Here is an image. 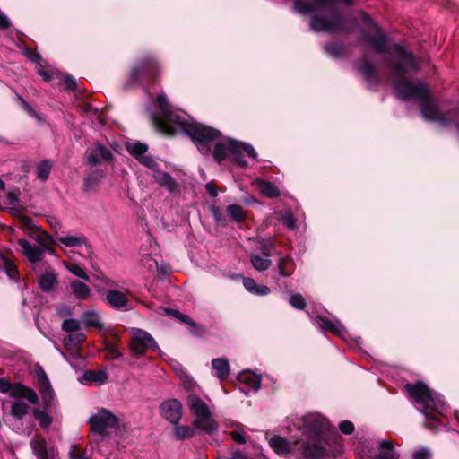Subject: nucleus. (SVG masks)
<instances>
[{"mask_svg":"<svg viewBox=\"0 0 459 459\" xmlns=\"http://www.w3.org/2000/svg\"><path fill=\"white\" fill-rule=\"evenodd\" d=\"M38 281L42 291L49 292L53 290L58 283L57 274L53 268L48 267L45 272L39 276Z\"/></svg>","mask_w":459,"mask_h":459,"instance_id":"20","label":"nucleus"},{"mask_svg":"<svg viewBox=\"0 0 459 459\" xmlns=\"http://www.w3.org/2000/svg\"><path fill=\"white\" fill-rule=\"evenodd\" d=\"M432 453L428 447H420L412 454V459H431Z\"/></svg>","mask_w":459,"mask_h":459,"instance_id":"50","label":"nucleus"},{"mask_svg":"<svg viewBox=\"0 0 459 459\" xmlns=\"http://www.w3.org/2000/svg\"><path fill=\"white\" fill-rule=\"evenodd\" d=\"M82 322L86 326L97 327L100 330L103 329L100 316L93 310L86 311L83 313Z\"/></svg>","mask_w":459,"mask_h":459,"instance_id":"32","label":"nucleus"},{"mask_svg":"<svg viewBox=\"0 0 459 459\" xmlns=\"http://www.w3.org/2000/svg\"><path fill=\"white\" fill-rule=\"evenodd\" d=\"M29 406L22 400L15 401L11 406V415L17 420H22L28 413Z\"/></svg>","mask_w":459,"mask_h":459,"instance_id":"37","label":"nucleus"},{"mask_svg":"<svg viewBox=\"0 0 459 459\" xmlns=\"http://www.w3.org/2000/svg\"><path fill=\"white\" fill-rule=\"evenodd\" d=\"M281 219L289 229L295 230L297 228L296 220L291 212H286Z\"/></svg>","mask_w":459,"mask_h":459,"instance_id":"55","label":"nucleus"},{"mask_svg":"<svg viewBox=\"0 0 459 459\" xmlns=\"http://www.w3.org/2000/svg\"><path fill=\"white\" fill-rule=\"evenodd\" d=\"M276 269L280 277H290L295 271V262L290 255L282 256L278 260Z\"/></svg>","mask_w":459,"mask_h":459,"instance_id":"23","label":"nucleus"},{"mask_svg":"<svg viewBox=\"0 0 459 459\" xmlns=\"http://www.w3.org/2000/svg\"><path fill=\"white\" fill-rule=\"evenodd\" d=\"M29 238L40 247H45L48 242H53V238L41 230L39 228H36L31 232H26Z\"/></svg>","mask_w":459,"mask_h":459,"instance_id":"31","label":"nucleus"},{"mask_svg":"<svg viewBox=\"0 0 459 459\" xmlns=\"http://www.w3.org/2000/svg\"><path fill=\"white\" fill-rule=\"evenodd\" d=\"M228 215L236 222H241L247 216L246 211L238 204H230L226 208Z\"/></svg>","mask_w":459,"mask_h":459,"instance_id":"35","label":"nucleus"},{"mask_svg":"<svg viewBox=\"0 0 459 459\" xmlns=\"http://www.w3.org/2000/svg\"><path fill=\"white\" fill-rule=\"evenodd\" d=\"M250 260L253 267L257 271H265L272 264V261L268 257H262L259 255L252 254Z\"/></svg>","mask_w":459,"mask_h":459,"instance_id":"38","label":"nucleus"},{"mask_svg":"<svg viewBox=\"0 0 459 459\" xmlns=\"http://www.w3.org/2000/svg\"><path fill=\"white\" fill-rule=\"evenodd\" d=\"M157 67L158 64L153 58L147 57L143 59L140 64L132 68L130 74L131 82L133 83L137 82L143 74L150 76L153 75Z\"/></svg>","mask_w":459,"mask_h":459,"instance_id":"14","label":"nucleus"},{"mask_svg":"<svg viewBox=\"0 0 459 459\" xmlns=\"http://www.w3.org/2000/svg\"><path fill=\"white\" fill-rule=\"evenodd\" d=\"M325 50L333 57H340L345 53V48L342 44L333 43L325 46Z\"/></svg>","mask_w":459,"mask_h":459,"instance_id":"42","label":"nucleus"},{"mask_svg":"<svg viewBox=\"0 0 459 459\" xmlns=\"http://www.w3.org/2000/svg\"><path fill=\"white\" fill-rule=\"evenodd\" d=\"M160 415L172 424H178L182 417V404L177 399H169L160 406Z\"/></svg>","mask_w":459,"mask_h":459,"instance_id":"12","label":"nucleus"},{"mask_svg":"<svg viewBox=\"0 0 459 459\" xmlns=\"http://www.w3.org/2000/svg\"><path fill=\"white\" fill-rule=\"evenodd\" d=\"M113 154L107 147L96 143L87 153V161L91 165L100 164L103 161H111Z\"/></svg>","mask_w":459,"mask_h":459,"instance_id":"13","label":"nucleus"},{"mask_svg":"<svg viewBox=\"0 0 459 459\" xmlns=\"http://www.w3.org/2000/svg\"><path fill=\"white\" fill-rule=\"evenodd\" d=\"M141 160L140 163L151 169L152 176L156 171L160 170L158 161L152 156L147 155Z\"/></svg>","mask_w":459,"mask_h":459,"instance_id":"45","label":"nucleus"},{"mask_svg":"<svg viewBox=\"0 0 459 459\" xmlns=\"http://www.w3.org/2000/svg\"><path fill=\"white\" fill-rule=\"evenodd\" d=\"M362 22L372 31L362 30L361 41L377 53L386 54L390 61L389 82L398 98L403 100H416L420 103V114L425 120L447 126L454 120L455 110L444 111L437 106V100L430 96L428 86L421 82H413L408 79L411 73L418 71L414 56L401 45L392 43L387 36L374 23L365 13H360Z\"/></svg>","mask_w":459,"mask_h":459,"instance_id":"1","label":"nucleus"},{"mask_svg":"<svg viewBox=\"0 0 459 459\" xmlns=\"http://www.w3.org/2000/svg\"><path fill=\"white\" fill-rule=\"evenodd\" d=\"M56 245L66 247H78L87 245V238L81 234H61L57 236Z\"/></svg>","mask_w":459,"mask_h":459,"instance_id":"21","label":"nucleus"},{"mask_svg":"<svg viewBox=\"0 0 459 459\" xmlns=\"http://www.w3.org/2000/svg\"><path fill=\"white\" fill-rule=\"evenodd\" d=\"M38 73L47 82L53 80L54 76L58 74L56 72L53 70L45 69L42 66V65H39V66L38 67Z\"/></svg>","mask_w":459,"mask_h":459,"instance_id":"54","label":"nucleus"},{"mask_svg":"<svg viewBox=\"0 0 459 459\" xmlns=\"http://www.w3.org/2000/svg\"><path fill=\"white\" fill-rule=\"evenodd\" d=\"M152 177L161 187L166 188L170 194L178 195L180 193V185L169 173L159 170Z\"/></svg>","mask_w":459,"mask_h":459,"instance_id":"17","label":"nucleus"},{"mask_svg":"<svg viewBox=\"0 0 459 459\" xmlns=\"http://www.w3.org/2000/svg\"><path fill=\"white\" fill-rule=\"evenodd\" d=\"M71 293L78 299H86L90 297L91 289L84 282L74 280L69 282Z\"/></svg>","mask_w":459,"mask_h":459,"instance_id":"25","label":"nucleus"},{"mask_svg":"<svg viewBox=\"0 0 459 459\" xmlns=\"http://www.w3.org/2000/svg\"><path fill=\"white\" fill-rule=\"evenodd\" d=\"M359 71L368 82H377V74L376 69L374 65L368 61L367 56L362 57V60L359 65Z\"/></svg>","mask_w":459,"mask_h":459,"instance_id":"24","label":"nucleus"},{"mask_svg":"<svg viewBox=\"0 0 459 459\" xmlns=\"http://www.w3.org/2000/svg\"><path fill=\"white\" fill-rule=\"evenodd\" d=\"M52 167L53 164L48 160H45L38 163L36 166L37 178L42 182H45L49 177Z\"/></svg>","mask_w":459,"mask_h":459,"instance_id":"34","label":"nucleus"},{"mask_svg":"<svg viewBox=\"0 0 459 459\" xmlns=\"http://www.w3.org/2000/svg\"><path fill=\"white\" fill-rule=\"evenodd\" d=\"M187 403L191 412L195 415L194 425L196 429L204 431L207 434H212L217 427L211 417L208 406L195 394H189Z\"/></svg>","mask_w":459,"mask_h":459,"instance_id":"7","label":"nucleus"},{"mask_svg":"<svg viewBox=\"0 0 459 459\" xmlns=\"http://www.w3.org/2000/svg\"><path fill=\"white\" fill-rule=\"evenodd\" d=\"M108 376L103 371H93L88 370L83 374V380L85 382L96 383L98 385H102L107 381Z\"/></svg>","mask_w":459,"mask_h":459,"instance_id":"36","label":"nucleus"},{"mask_svg":"<svg viewBox=\"0 0 459 459\" xmlns=\"http://www.w3.org/2000/svg\"><path fill=\"white\" fill-rule=\"evenodd\" d=\"M41 399L46 410L51 409L55 406V393L54 391L41 395Z\"/></svg>","mask_w":459,"mask_h":459,"instance_id":"52","label":"nucleus"},{"mask_svg":"<svg viewBox=\"0 0 459 459\" xmlns=\"http://www.w3.org/2000/svg\"><path fill=\"white\" fill-rule=\"evenodd\" d=\"M339 429L343 434L350 435L353 432L354 426L351 421L343 420V421L340 422Z\"/></svg>","mask_w":459,"mask_h":459,"instance_id":"58","label":"nucleus"},{"mask_svg":"<svg viewBox=\"0 0 459 459\" xmlns=\"http://www.w3.org/2000/svg\"><path fill=\"white\" fill-rule=\"evenodd\" d=\"M171 315H173L175 317H178L179 318L182 322H185V323H187L189 325H193V321L186 315H182L180 314L178 311L177 310H171Z\"/></svg>","mask_w":459,"mask_h":459,"instance_id":"61","label":"nucleus"},{"mask_svg":"<svg viewBox=\"0 0 459 459\" xmlns=\"http://www.w3.org/2000/svg\"><path fill=\"white\" fill-rule=\"evenodd\" d=\"M66 269L73 274L85 281H89V276L82 267L74 263H69L65 264Z\"/></svg>","mask_w":459,"mask_h":459,"instance_id":"44","label":"nucleus"},{"mask_svg":"<svg viewBox=\"0 0 459 459\" xmlns=\"http://www.w3.org/2000/svg\"><path fill=\"white\" fill-rule=\"evenodd\" d=\"M155 105L158 110L152 114V120L156 129L167 135H188L203 153H207L208 144L221 136L220 131L195 122L186 113L172 110L164 94L157 96Z\"/></svg>","mask_w":459,"mask_h":459,"instance_id":"2","label":"nucleus"},{"mask_svg":"<svg viewBox=\"0 0 459 459\" xmlns=\"http://www.w3.org/2000/svg\"><path fill=\"white\" fill-rule=\"evenodd\" d=\"M22 255L30 262L38 263L42 260V247L30 243L26 238H21L18 241Z\"/></svg>","mask_w":459,"mask_h":459,"instance_id":"16","label":"nucleus"},{"mask_svg":"<svg viewBox=\"0 0 459 459\" xmlns=\"http://www.w3.org/2000/svg\"><path fill=\"white\" fill-rule=\"evenodd\" d=\"M211 364L212 369L213 370V376H215L221 380H224L229 377L230 373V367L229 361L226 359H213Z\"/></svg>","mask_w":459,"mask_h":459,"instance_id":"22","label":"nucleus"},{"mask_svg":"<svg viewBox=\"0 0 459 459\" xmlns=\"http://www.w3.org/2000/svg\"><path fill=\"white\" fill-rule=\"evenodd\" d=\"M34 418L39 421L41 428H48L52 423L51 416L46 412L42 411L38 408L33 410Z\"/></svg>","mask_w":459,"mask_h":459,"instance_id":"39","label":"nucleus"},{"mask_svg":"<svg viewBox=\"0 0 459 459\" xmlns=\"http://www.w3.org/2000/svg\"><path fill=\"white\" fill-rule=\"evenodd\" d=\"M104 301L112 308L120 311L130 310L129 296L130 291L123 287L118 289L109 288L105 290Z\"/></svg>","mask_w":459,"mask_h":459,"instance_id":"11","label":"nucleus"},{"mask_svg":"<svg viewBox=\"0 0 459 459\" xmlns=\"http://www.w3.org/2000/svg\"><path fill=\"white\" fill-rule=\"evenodd\" d=\"M105 173L103 170L96 169L89 173L84 178V188L86 191L94 189L104 178Z\"/></svg>","mask_w":459,"mask_h":459,"instance_id":"30","label":"nucleus"},{"mask_svg":"<svg viewBox=\"0 0 459 459\" xmlns=\"http://www.w3.org/2000/svg\"><path fill=\"white\" fill-rule=\"evenodd\" d=\"M171 367L175 373L178 375L179 379L181 380L182 384L184 385L185 388L191 389L194 383L192 378L186 374L181 364H179L178 361H173L171 363Z\"/></svg>","mask_w":459,"mask_h":459,"instance_id":"33","label":"nucleus"},{"mask_svg":"<svg viewBox=\"0 0 459 459\" xmlns=\"http://www.w3.org/2000/svg\"><path fill=\"white\" fill-rule=\"evenodd\" d=\"M56 240H54V239H53V242H48V243L45 245V247H44V246L42 247H43V248H42V257L44 256V254H45V253H48V254H50V255H56V251H55V250H54V248H53V247H51V246H50L51 244H55V245H56Z\"/></svg>","mask_w":459,"mask_h":459,"instance_id":"62","label":"nucleus"},{"mask_svg":"<svg viewBox=\"0 0 459 459\" xmlns=\"http://www.w3.org/2000/svg\"><path fill=\"white\" fill-rule=\"evenodd\" d=\"M0 265L3 267L1 270L5 271L10 279H14L17 275V269L15 265L5 256H0Z\"/></svg>","mask_w":459,"mask_h":459,"instance_id":"40","label":"nucleus"},{"mask_svg":"<svg viewBox=\"0 0 459 459\" xmlns=\"http://www.w3.org/2000/svg\"><path fill=\"white\" fill-rule=\"evenodd\" d=\"M259 250L262 251L263 255L266 257H270L273 255V252L274 251V245L272 242V240H262L259 242Z\"/></svg>","mask_w":459,"mask_h":459,"instance_id":"47","label":"nucleus"},{"mask_svg":"<svg viewBox=\"0 0 459 459\" xmlns=\"http://www.w3.org/2000/svg\"><path fill=\"white\" fill-rule=\"evenodd\" d=\"M130 333V349L134 354L142 356L147 349L155 351L159 350L156 341L148 332L140 328H132Z\"/></svg>","mask_w":459,"mask_h":459,"instance_id":"9","label":"nucleus"},{"mask_svg":"<svg viewBox=\"0 0 459 459\" xmlns=\"http://www.w3.org/2000/svg\"><path fill=\"white\" fill-rule=\"evenodd\" d=\"M372 459H398L399 454L395 451L394 444L386 439L378 441L377 452L371 455Z\"/></svg>","mask_w":459,"mask_h":459,"instance_id":"19","label":"nucleus"},{"mask_svg":"<svg viewBox=\"0 0 459 459\" xmlns=\"http://www.w3.org/2000/svg\"><path fill=\"white\" fill-rule=\"evenodd\" d=\"M19 100L22 108L31 117H35L38 120H40L39 114L31 108V106L24 100L22 98L19 97Z\"/></svg>","mask_w":459,"mask_h":459,"instance_id":"57","label":"nucleus"},{"mask_svg":"<svg viewBox=\"0 0 459 459\" xmlns=\"http://www.w3.org/2000/svg\"><path fill=\"white\" fill-rule=\"evenodd\" d=\"M227 152H230L233 160L243 168L247 167V163L243 158V152L254 160L257 158V153L251 144L230 138L223 139L215 143L213 157L216 161L221 162L225 160Z\"/></svg>","mask_w":459,"mask_h":459,"instance_id":"6","label":"nucleus"},{"mask_svg":"<svg viewBox=\"0 0 459 459\" xmlns=\"http://www.w3.org/2000/svg\"><path fill=\"white\" fill-rule=\"evenodd\" d=\"M405 389L413 398L416 408L425 415L426 427L436 430L439 424L438 417H446L448 412V406L441 394L430 390L421 382L407 384Z\"/></svg>","mask_w":459,"mask_h":459,"instance_id":"5","label":"nucleus"},{"mask_svg":"<svg viewBox=\"0 0 459 459\" xmlns=\"http://www.w3.org/2000/svg\"><path fill=\"white\" fill-rule=\"evenodd\" d=\"M230 437L238 444H245L247 441L242 427L231 431Z\"/></svg>","mask_w":459,"mask_h":459,"instance_id":"53","label":"nucleus"},{"mask_svg":"<svg viewBox=\"0 0 459 459\" xmlns=\"http://www.w3.org/2000/svg\"><path fill=\"white\" fill-rule=\"evenodd\" d=\"M298 428L307 440L300 445L298 441L289 442L281 436L269 438V445L278 455L293 453L298 459H323L325 448L323 446V435L328 428V421L318 413L307 414L298 421Z\"/></svg>","mask_w":459,"mask_h":459,"instance_id":"3","label":"nucleus"},{"mask_svg":"<svg viewBox=\"0 0 459 459\" xmlns=\"http://www.w3.org/2000/svg\"><path fill=\"white\" fill-rule=\"evenodd\" d=\"M30 446L38 459H55V449L53 447H48L44 438L34 437L30 440Z\"/></svg>","mask_w":459,"mask_h":459,"instance_id":"15","label":"nucleus"},{"mask_svg":"<svg viewBox=\"0 0 459 459\" xmlns=\"http://www.w3.org/2000/svg\"><path fill=\"white\" fill-rule=\"evenodd\" d=\"M21 223L23 227V230L25 231V233L31 232L36 228H38V226L35 224L34 221L28 216H22Z\"/></svg>","mask_w":459,"mask_h":459,"instance_id":"51","label":"nucleus"},{"mask_svg":"<svg viewBox=\"0 0 459 459\" xmlns=\"http://www.w3.org/2000/svg\"><path fill=\"white\" fill-rule=\"evenodd\" d=\"M205 188L212 196L215 197L218 195L217 186L212 182L206 183Z\"/></svg>","mask_w":459,"mask_h":459,"instance_id":"64","label":"nucleus"},{"mask_svg":"<svg viewBox=\"0 0 459 459\" xmlns=\"http://www.w3.org/2000/svg\"><path fill=\"white\" fill-rule=\"evenodd\" d=\"M0 393L7 394L11 397H24L32 404L39 403V397L34 390L20 383H12L9 379L0 378Z\"/></svg>","mask_w":459,"mask_h":459,"instance_id":"10","label":"nucleus"},{"mask_svg":"<svg viewBox=\"0 0 459 459\" xmlns=\"http://www.w3.org/2000/svg\"><path fill=\"white\" fill-rule=\"evenodd\" d=\"M89 423L94 432L106 436L108 434L109 429L118 428L119 420L111 411L100 408L90 417Z\"/></svg>","mask_w":459,"mask_h":459,"instance_id":"8","label":"nucleus"},{"mask_svg":"<svg viewBox=\"0 0 459 459\" xmlns=\"http://www.w3.org/2000/svg\"><path fill=\"white\" fill-rule=\"evenodd\" d=\"M243 285L245 289L251 294L257 296H267L270 293V289L266 285H257L254 279L244 278Z\"/></svg>","mask_w":459,"mask_h":459,"instance_id":"28","label":"nucleus"},{"mask_svg":"<svg viewBox=\"0 0 459 459\" xmlns=\"http://www.w3.org/2000/svg\"><path fill=\"white\" fill-rule=\"evenodd\" d=\"M293 1L294 9L297 13L314 14L310 21L312 30L316 32L347 30V20L338 13L336 4L343 2L348 5H352L354 0H310V3H307L304 0Z\"/></svg>","mask_w":459,"mask_h":459,"instance_id":"4","label":"nucleus"},{"mask_svg":"<svg viewBox=\"0 0 459 459\" xmlns=\"http://www.w3.org/2000/svg\"><path fill=\"white\" fill-rule=\"evenodd\" d=\"M38 384L40 395L54 391L45 372L38 375Z\"/></svg>","mask_w":459,"mask_h":459,"instance_id":"41","label":"nucleus"},{"mask_svg":"<svg viewBox=\"0 0 459 459\" xmlns=\"http://www.w3.org/2000/svg\"><path fill=\"white\" fill-rule=\"evenodd\" d=\"M63 343H64L65 348L67 351H74L76 348V343L74 342V338L73 334H70V335L65 337L63 340Z\"/></svg>","mask_w":459,"mask_h":459,"instance_id":"59","label":"nucleus"},{"mask_svg":"<svg viewBox=\"0 0 459 459\" xmlns=\"http://www.w3.org/2000/svg\"><path fill=\"white\" fill-rule=\"evenodd\" d=\"M26 56L33 63H36L38 65V67L39 66L41 57L38 53L32 52L29 49L25 50Z\"/></svg>","mask_w":459,"mask_h":459,"instance_id":"60","label":"nucleus"},{"mask_svg":"<svg viewBox=\"0 0 459 459\" xmlns=\"http://www.w3.org/2000/svg\"><path fill=\"white\" fill-rule=\"evenodd\" d=\"M174 431L176 437L179 440L191 437L195 434V429L188 426H177Z\"/></svg>","mask_w":459,"mask_h":459,"instance_id":"43","label":"nucleus"},{"mask_svg":"<svg viewBox=\"0 0 459 459\" xmlns=\"http://www.w3.org/2000/svg\"><path fill=\"white\" fill-rule=\"evenodd\" d=\"M68 455L69 459H88L85 451H82L77 445L70 446Z\"/></svg>","mask_w":459,"mask_h":459,"instance_id":"49","label":"nucleus"},{"mask_svg":"<svg viewBox=\"0 0 459 459\" xmlns=\"http://www.w3.org/2000/svg\"><path fill=\"white\" fill-rule=\"evenodd\" d=\"M289 302L293 307L299 310L305 309L307 305L303 296L299 293L290 295Z\"/></svg>","mask_w":459,"mask_h":459,"instance_id":"46","label":"nucleus"},{"mask_svg":"<svg viewBox=\"0 0 459 459\" xmlns=\"http://www.w3.org/2000/svg\"><path fill=\"white\" fill-rule=\"evenodd\" d=\"M126 150L128 152L134 156L139 162L146 157L148 145L143 143L135 142V143H126Z\"/></svg>","mask_w":459,"mask_h":459,"instance_id":"29","label":"nucleus"},{"mask_svg":"<svg viewBox=\"0 0 459 459\" xmlns=\"http://www.w3.org/2000/svg\"><path fill=\"white\" fill-rule=\"evenodd\" d=\"M316 323L323 331H330L336 335L344 338L346 330L339 320H331L323 316H317L315 318Z\"/></svg>","mask_w":459,"mask_h":459,"instance_id":"18","label":"nucleus"},{"mask_svg":"<svg viewBox=\"0 0 459 459\" xmlns=\"http://www.w3.org/2000/svg\"><path fill=\"white\" fill-rule=\"evenodd\" d=\"M255 185L261 194L266 197L274 198L281 195L279 188L272 182L257 178L255 179Z\"/></svg>","mask_w":459,"mask_h":459,"instance_id":"27","label":"nucleus"},{"mask_svg":"<svg viewBox=\"0 0 459 459\" xmlns=\"http://www.w3.org/2000/svg\"><path fill=\"white\" fill-rule=\"evenodd\" d=\"M238 381L245 384L248 388L258 391L261 386V378L259 376L250 372V371H243L238 377Z\"/></svg>","mask_w":459,"mask_h":459,"instance_id":"26","label":"nucleus"},{"mask_svg":"<svg viewBox=\"0 0 459 459\" xmlns=\"http://www.w3.org/2000/svg\"><path fill=\"white\" fill-rule=\"evenodd\" d=\"M64 82L66 85L67 89L73 90L76 85V81L73 76L65 75L64 79Z\"/></svg>","mask_w":459,"mask_h":459,"instance_id":"63","label":"nucleus"},{"mask_svg":"<svg viewBox=\"0 0 459 459\" xmlns=\"http://www.w3.org/2000/svg\"><path fill=\"white\" fill-rule=\"evenodd\" d=\"M62 330L67 333L80 330V322L76 319H65L62 324Z\"/></svg>","mask_w":459,"mask_h":459,"instance_id":"48","label":"nucleus"},{"mask_svg":"<svg viewBox=\"0 0 459 459\" xmlns=\"http://www.w3.org/2000/svg\"><path fill=\"white\" fill-rule=\"evenodd\" d=\"M19 100L22 108L31 117H35L38 120H40L39 114L31 108V106L24 100L22 98L19 97Z\"/></svg>","mask_w":459,"mask_h":459,"instance_id":"56","label":"nucleus"}]
</instances>
